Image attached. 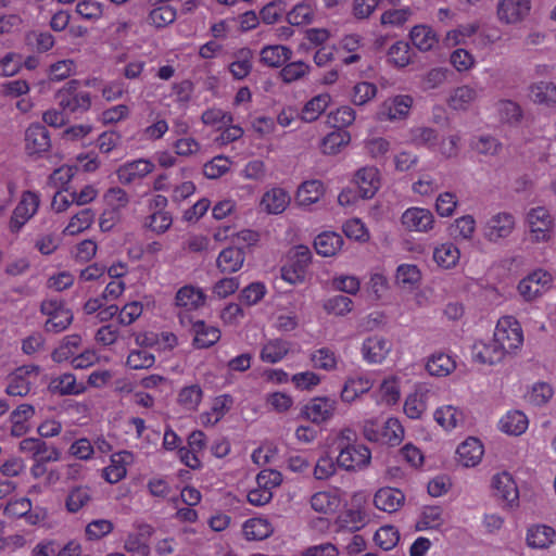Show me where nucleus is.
Segmentation results:
<instances>
[{"label": "nucleus", "mask_w": 556, "mask_h": 556, "mask_svg": "<svg viewBox=\"0 0 556 556\" xmlns=\"http://www.w3.org/2000/svg\"><path fill=\"white\" fill-rule=\"evenodd\" d=\"M341 494L338 489L316 492L311 497V507L319 514L331 515L341 506Z\"/></svg>", "instance_id": "obj_27"}, {"label": "nucleus", "mask_w": 556, "mask_h": 556, "mask_svg": "<svg viewBox=\"0 0 556 556\" xmlns=\"http://www.w3.org/2000/svg\"><path fill=\"white\" fill-rule=\"evenodd\" d=\"M483 453L484 448L480 440L470 437L458 445L456 450L457 462L466 468L475 467L480 464Z\"/></svg>", "instance_id": "obj_26"}, {"label": "nucleus", "mask_w": 556, "mask_h": 556, "mask_svg": "<svg viewBox=\"0 0 556 556\" xmlns=\"http://www.w3.org/2000/svg\"><path fill=\"white\" fill-rule=\"evenodd\" d=\"M40 311L46 316L45 328L49 332H61L73 321L72 311L58 299L43 301Z\"/></svg>", "instance_id": "obj_8"}, {"label": "nucleus", "mask_w": 556, "mask_h": 556, "mask_svg": "<svg viewBox=\"0 0 556 556\" xmlns=\"http://www.w3.org/2000/svg\"><path fill=\"white\" fill-rule=\"evenodd\" d=\"M516 218L509 212H496L490 215L482 225V233L486 241L501 243L514 232Z\"/></svg>", "instance_id": "obj_6"}, {"label": "nucleus", "mask_w": 556, "mask_h": 556, "mask_svg": "<svg viewBox=\"0 0 556 556\" xmlns=\"http://www.w3.org/2000/svg\"><path fill=\"white\" fill-rule=\"evenodd\" d=\"M230 230V227L218 228L214 233L215 240L224 241L230 239L231 243L236 245L235 248H240L243 251L244 248L255 245L260 239L258 232L252 229H243L237 233H229Z\"/></svg>", "instance_id": "obj_34"}, {"label": "nucleus", "mask_w": 556, "mask_h": 556, "mask_svg": "<svg viewBox=\"0 0 556 556\" xmlns=\"http://www.w3.org/2000/svg\"><path fill=\"white\" fill-rule=\"evenodd\" d=\"M430 389L426 384L416 386L404 402V413L410 419H419L428 408Z\"/></svg>", "instance_id": "obj_24"}, {"label": "nucleus", "mask_w": 556, "mask_h": 556, "mask_svg": "<svg viewBox=\"0 0 556 556\" xmlns=\"http://www.w3.org/2000/svg\"><path fill=\"white\" fill-rule=\"evenodd\" d=\"M330 103L331 96L328 92L318 93L304 103L299 113V117L305 123L315 122L327 110Z\"/></svg>", "instance_id": "obj_37"}, {"label": "nucleus", "mask_w": 556, "mask_h": 556, "mask_svg": "<svg viewBox=\"0 0 556 556\" xmlns=\"http://www.w3.org/2000/svg\"><path fill=\"white\" fill-rule=\"evenodd\" d=\"M363 37L358 34H346L336 45L334 51L344 65L357 63L362 59Z\"/></svg>", "instance_id": "obj_17"}, {"label": "nucleus", "mask_w": 556, "mask_h": 556, "mask_svg": "<svg viewBox=\"0 0 556 556\" xmlns=\"http://www.w3.org/2000/svg\"><path fill=\"white\" fill-rule=\"evenodd\" d=\"M479 99V90L471 85H459L451 89L446 97L447 106L457 112H467Z\"/></svg>", "instance_id": "obj_19"}, {"label": "nucleus", "mask_w": 556, "mask_h": 556, "mask_svg": "<svg viewBox=\"0 0 556 556\" xmlns=\"http://www.w3.org/2000/svg\"><path fill=\"white\" fill-rule=\"evenodd\" d=\"M432 260L441 269H453L459 263L460 250L451 241L438 243L433 248Z\"/></svg>", "instance_id": "obj_28"}, {"label": "nucleus", "mask_w": 556, "mask_h": 556, "mask_svg": "<svg viewBox=\"0 0 556 556\" xmlns=\"http://www.w3.org/2000/svg\"><path fill=\"white\" fill-rule=\"evenodd\" d=\"M242 532L248 541H262L273 534L274 527L266 518H250L244 521Z\"/></svg>", "instance_id": "obj_43"}, {"label": "nucleus", "mask_w": 556, "mask_h": 556, "mask_svg": "<svg viewBox=\"0 0 556 556\" xmlns=\"http://www.w3.org/2000/svg\"><path fill=\"white\" fill-rule=\"evenodd\" d=\"M530 99L539 104L552 105L556 103V85L551 81H538L529 88Z\"/></svg>", "instance_id": "obj_50"}, {"label": "nucleus", "mask_w": 556, "mask_h": 556, "mask_svg": "<svg viewBox=\"0 0 556 556\" xmlns=\"http://www.w3.org/2000/svg\"><path fill=\"white\" fill-rule=\"evenodd\" d=\"M343 245V238L334 231H324L314 240L317 254L324 257L334 256Z\"/></svg>", "instance_id": "obj_42"}, {"label": "nucleus", "mask_w": 556, "mask_h": 556, "mask_svg": "<svg viewBox=\"0 0 556 556\" xmlns=\"http://www.w3.org/2000/svg\"><path fill=\"white\" fill-rule=\"evenodd\" d=\"M531 11V0H500L496 15L501 23L516 25L523 22Z\"/></svg>", "instance_id": "obj_12"}, {"label": "nucleus", "mask_w": 556, "mask_h": 556, "mask_svg": "<svg viewBox=\"0 0 556 556\" xmlns=\"http://www.w3.org/2000/svg\"><path fill=\"white\" fill-rule=\"evenodd\" d=\"M421 273L415 264H401L396 268L395 281L404 288H413L419 283Z\"/></svg>", "instance_id": "obj_62"}, {"label": "nucleus", "mask_w": 556, "mask_h": 556, "mask_svg": "<svg viewBox=\"0 0 556 556\" xmlns=\"http://www.w3.org/2000/svg\"><path fill=\"white\" fill-rule=\"evenodd\" d=\"M35 409L31 405L22 404L11 414V434L22 437L29 430L28 420L34 416Z\"/></svg>", "instance_id": "obj_53"}, {"label": "nucleus", "mask_w": 556, "mask_h": 556, "mask_svg": "<svg viewBox=\"0 0 556 556\" xmlns=\"http://www.w3.org/2000/svg\"><path fill=\"white\" fill-rule=\"evenodd\" d=\"M353 182L357 187L359 198L371 199L381 186L380 172L375 166H364L355 173Z\"/></svg>", "instance_id": "obj_16"}, {"label": "nucleus", "mask_w": 556, "mask_h": 556, "mask_svg": "<svg viewBox=\"0 0 556 556\" xmlns=\"http://www.w3.org/2000/svg\"><path fill=\"white\" fill-rule=\"evenodd\" d=\"M325 193V186L318 179L303 181L295 192V201L299 206L307 207L317 203Z\"/></svg>", "instance_id": "obj_31"}, {"label": "nucleus", "mask_w": 556, "mask_h": 556, "mask_svg": "<svg viewBox=\"0 0 556 556\" xmlns=\"http://www.w3.org/2000/svg\"><path fill=\"white\" fill-rule=\"evenodd\" d=\"M414 98L410 94H395L387 98L379 106L376 118L380 122H402L409 117Z\"/></svg>", "instance_id": "obj_7"}, {"label": "nucleus", "mask_w": 556, "mask_h": 556, "mask_svg": "<svg viewBox=\"0 0 556 556\" xmlns=\"http://www.w3.org/2000/svg\"><path fill=\"white\" fill-rule=\"evenodd\" d=\"M492 489L498 498L506 502L509 506L517 505L519 491L513 476L507 471H502L492 477Z\"/></svg>", "instance_id": "obj_20"}, {"label": "nucleus", "mask_w": 556, "mask_h": 556, "mask_svg": "<svg viewBox=\"0 0 556 556\" xmlns=\"http://www.w3.org/2000/svg\"><path fill=\"white\" fill-rule=\"evenodd\" d=\"M401 222L408 231L429 232L434 226V216L425 207H409L402 214Z\"/></svg>", "instance_id": "obj_15"}, {"label": "nucleus", "mask_w": 556, "mask_h": 556, "mask_svg": "<svg viewBox=\"0 0 556 556\" xmlns=\"http://www.w3.org/2000/svg\"><path fill=\"white\" fill-rule=\"evenodd\" d=\"M434 420L446 431H452L463 427L465 424V413L460 407L454 405H443L435 409Z\"/></svg>", "instance_id": "obj_32"}, {"label": "nucleus", "mask_w": 556, "mask_h": 556, "mask_svg": "<svg viewBox=\"0 0 556 556\" xmlns=\"http://www.w3.org/2000/svg\"><path fill=\"white\" fill-rule=\"evenodd\" d=\"M456 368L454 357L444 352L432 353L426 363V370L433 377H446Z\"/></svg>", "instance_id": "obj_39"}, {"label": "nucleus", "mask_w": 556, "mask_h": 556, "mask_svg": "<svg viewBox=\"0 0 556 556\" xmlns=\"http://www.w3.org/2000/svg\"><path fill=\"white\" fill-rule=\"evenodd\" d=\"M90 500V489L85 485H78L70 490L65 500V507L70 513H77L85 507Z\"/></svg>", "instance_id": "obj_61"}, {"label": "nucleus", "mask_w": 556, "mask_h": 556, "mask_svg": "<svg viewBox=\"0 0 556 556\" xmlns=\"http://www.w3.org/2000/svg\"><path fill=\"white\" fill-rule=\"evenodd\" d=\"M374 386V381L366 375L349 377L342 387L340 399L343 403L351 404L362 394L367 393Z\"/></svg>", "instance_id": "obj_29"}, {"label": "nucleus", "mask_w": 556, "mask_h": 556, "mask_svg": "<svg viewBox=\"0 0 556 556\" xmlns=\"http://www.w3.org/2000/svg\"><path fill=\"white\" fill-rule=\"evenodd\" d=\"M554 287V276L544 268H535L517 285V292L525 302H534Z\"/></svg>", "instance_id": "obj_2"}, {"label": "nucleus", "mask_w": 556, "mask_h": 556, "mask_svg": "<svg viewBox=\"0 0 556 556\" xmlns=\"http://www.w3.org/2000/svg\"><path fill=\"white\" fill-rule=\"evenodd\" d=\"M529 426L527 416L520 410L507 412L498 422V428L502 432L508 435H520Z\"/></svg>", "instance_id": "obj_45"}, {"label": "nucleus", "mask_w": 556, "mask_h": 556, "mask_svg": "<svg viewBox=\"0 0 556 556\" xmlns=\"http://www.w3.org/2000/svg\"><path fill=\"white\" fill-rule=\"evenodd\" d=\"M58 97L60 106L67 113L85 112L91 105L90 93L86 91L73 93L65 90L61 91Z\"/></svg>", "instance_id": "obj_40"}, {"label": "nucleus", "mask_w": 556, "mask_h": 556, "mask_svg": "<svg viewBox=\"0 0 556 556\" xmlns=\"http://www.w3.org/2000/svg\"><path fill=\"white\" fill-rule=\"evenodd\" d=\"M493 338L505 353H510L521 348L523 331L515 317L503 316L497 320Z\"/></svg>", "instance_id": "obj_5"}, {"label": "nucleus", "mask_w": 556, "mask_h": 556, "mask_svg": "<svg viewBox=\"0 0 556 556\" xmlns=\"http://www.w3.org/2000/svg\"><path fill=\"white\" fill-rule=\"evenodd\" d=\"M445 522L446 514L441 506H425L416 522V529L418 531L440 530Z\"/></svg>", "instance_id": "obj_33"}, {"label": "nucleus", "mask_w": 556, "mask_h": 556, "mask_svg": "<svg viewBox=\"0 0 556 556\" xmlns=\"http://www.w3.org/2000/svg\"><path fill=\"white\" fill-rule=\"evenodd\" d=\"M351 141V135L343 129H336L325 136L320 142V150L324 154L334 155L345 148Z\"/></svg>", "instance_id": "obj_49"}, {"label": "nucleus", "mask_w": 556, "mask_h": 556, "mask_svg": "<svg viewBox=\"0 0 556 556\" xmlns=\"http://www.w3.org/2000/svg\"><path fill=\"white\" fill-rule=\"evenodd\" d=\"M175 301L178 307L193 311L204 305L205 294L202 289L187 285L177 291Z\"/></svg>", "instance_id": "obj_41"}, {"label": "nucleus", "mask_w": 556, "mask_h": 556, "mask_svg": "<svg viewBox=\"0 0 556 556\" xmlns=\"http://www.w3.org/2000/svg\"><path fill=\"white\" fill-rule=\"evenodd\" d=\"M154 163L148 159L127 162L117 169V178L122 184H131L154 170Z\"/></svg>", "instance_id": "obj_23"}, {"label": "nucleus", "mask_w": 556, "mask_h": 556, "mask_svg": "<svg viewBox=\"0 0 556 556\" xmlns=\"http://www.w3.org/2000/svg\"><path fill=\"white\" fill-rule=\"evenodd\" d=\"M525 541L531 549H548L556 542V530L544 523L529 525L526 529Z\"/></svg>", "instance_id": "obj_14"}, {"label": "nucleus", "mask_w": 556, "mask_h": 556, "mask_svg": "<svg viewBox=\"0 0 556 556\" xmlns=\"http://www.w3.org/2000/svg\"><path fill=\"white\" fill-rule=\"evenodd\" d=\"M96 214L91 208H84L75 214L63 229L65 236H76L87 229L93 224Z\"/></svg>", "instance_id": "obj_54"}, {"label": "nucleus", "mask_w": 556, "mask_h": 556, "mask_svg": "<svg viewBox=\"0 0 556 556\" xmlns=\"http://www.w3.org/2000/svg\"><path fill=\"white\" fill-rule=\"evenodd\" d=\"M370 450L361 443L348 444L340 450L337 457L338 466L346 471L363 470L370 464Z\"/></svg>", "instance_id": "obj_10"}, {"label": "nucleus", "mask_w": 556, "mask_h": 556, "mask_svg": "<svg viewBox=\"0 0 556 556\" xmlns=\"http://www.w3.org/2000/svg\"><path fill=\"white\" fill-rule=\"evenodd\" d=\"M337 409V401L328 396L309 400L302 408V416L313 424L321 425L329 421Z\"/></svg>", "instance_id": "obj_11"}, {"label": "nucleus", "mask_w": 556, "mask_h": 556, "mask_svg": "<svg viewBox=\"0 0 556 556\" xmlns=\"http://www.w3.org/2000/svg\"><path fill=\"white\" fill-rule=\"evenodd\" d=\"M292 56V50L282 45H269L260 51L261 62L269 67H280Z\"/></svg>", "instance_id": "obj_44"}, {"label": "nucleus", "mask_w": 556, "mask_h": 556, "mask_svg": "<svg viewBox=\"0 0 556 556\" xmlns=\"http://www.w3.org/2000/svg\"><path fill=\"white\" fill-rule=\"evenodd\" d=\"M525 223L533 243H547L555 229V219L544 206H535L526 213Z\"/></svg>", "instance_id": "obj_3"}, {"label": "nucleus", "mask_w": 556, "mask_h": 556, "mask_svg": "<svg viewBox=\"0 0 556 556\" xmlns=\"http://www.w3.org/2000/svg\"><path fill=\"white\" fill-rule=\"evenodd\" d=\"M479 29L478 23H469L459 25L455 29L446 33L444 45L447 47H456L465 45L467 39L473 36Z\"/></svg>", "instance_id": "obj_60"}, {"label": "nucleus", "mask_w": 556, "mask_h": 556, "mask_svg": "<svg viewBox=\"0 0 556 556\" xmlns=\"http://www.w3.org/2000/svg\"><path fill=\"white\" fill-rule=\"evenodd\" d=\"M554 391L546 382L534 383L526 393L525 399L534 406L545 405L553 396Z\"/></svg>", "instance_id": "obj_63"}, {"label": "nucleus", "mask_w": 556, "mask_h": 556, "mask_svg": "<svg viewBox=\"0 0 556 556\" xmlns=\"http://www.w3.org/2000/svg\"><path fill=\"white\" fill-rule=\"evenodd\" d=\"M323 308L328 315L344 317L353 311L354 302L346 295L336 294L324 300Z\"/></svg>", "instance_id": "obj_52"}, {"label": "nucleus", "mask_w": 556, "mask_h": 556, "mask_svg": "<svg viewBox=\"0 0 556 556\" xmlns=\"http://www.w3.org/2000/svg\"><path fill=\"white\" fill-rule=\"evenodd\" d=\"M404 427L397 418H388L382 427L374 420H366L363 426V434L370 442L397 446L404 439Z\"/></svg>", "instance_id": "obj_4"}, {"label": "nucleus", "mask_w": 556, "mask_h": 556, "mask_svg": "<svg viewBox=\"0 0 556 556\" xmlns=\"http://www.w3.org/2000/svg\"><path fill=\"white\" fill-rule=\"evenodd\" d=\"M477 228L476 219L472 215H463L452 224V235L455 239H472Z\"/></svg>", "instance_id": "obj_64"}, {"label": "nucleus", "mask_w": 556, "mask_h": 556, "mask_svg": "<svg viewBox=\"0 0 556 556\" xmlns=\"http://www.w3.org/2000/svg\"><path fill=\"white\" fill-rule=\"evenodd\" d=\"M505 354L494 338L477 341L472 345V358L481 364H496L504 358Z\"/></svg>", "instance_id": "obj_25"}, {"label": "nucleus", "mask_w": 556, "mask_h": 556, "mask_svg": "<svg viewBox=\"0 0 556 556\" xmlns=\"http://www.w3.org/2000/svg\"><path fill=\"white\" fill-rule=\"evenodd\" d=\"M244 258L240 248L229 247L219 253L216 263L222 273L232 274L243 266Z\"/></svg>", "instance_id": "obj_46"}, {"label": "nucleus", "mask_w": 556, "mask_h": 556, "mask_svg": "<svg viewBox=\"0 0 556 556\" xmlns=\"http://www.w3.org/2000/svg\"><path fill=\"white\" fill-rule=\"evenodd\" d=\"M194 345L199 349H205L214 345L220 338V331L214 326H208L204 321L198 320L193 324Z\"/></svg>", "instance_id": "obj_48"}, {"label": "nucleus", "mask_w": 556, "mask_h": 556, "mask_svg": "<svg viewBox=\"0 0 556 556\" xmlns=\"http://www.w3.org/2000/svg\"><path fill=\"white\" fill-rule=\"evenodd\" d=\"M375 396L378 404L388 406L396 404L401 396L400 378L395 376L384 378Z\"/></svg>", "instance_id": "obj_47"}, {"label": "nucleus", "mask_w": 556, "mask_h": 556, "mask_svg": "<svg viewBox=\"0 0 556 556\" xmlns=\"http://www.w3.org/2000/svg\"><path fill=\"white\" fill-rule=\"evenodd\" d=\"M25 142L29 154L46 152L50 147L49 132L42 125H30L25 134Z\"/></svg>", "instance_id": "obj_36"}, {"label": "nucleus", "mask_w": 556, "mask_h": 556, "mask_svg": "<svg viewBox=\"0 0 556 556\" xmlns=\"http://www.w3.org/2000/svg\"><path fill=\"white\" fill-rule=\"evenodd\" d=\"M405 501L403 492L394 488H381L374 496L375 506L382 511L394 513Z\"/></svg>", "instance_id": "obj_35"}, {"label": "nucleus", "mask_w": 556, "mask_h": 556, "mask_svg": "<svg viewBox=\"0 0 556 556\" xmlns=\"http://www.w3.org/2000/svg\"><path fill=\"white\" fill-rule=\"evenodd\" d=\"M291 351V343L282 339H270L266 341L260 351V358L264 363L277 364L281 362Z\"/></svg>", "instance_id": "obj_38"}, {"label": "nucleus", "mask_w": 556, "mask_h": 556, "mask_svg": "<svg viewBox=\"0 0 556 556\" xmlns=\"http://www.w3.org/2000/svg\"><path fill=\"white\" fill-rule=\"evenodd\" d=\"M253 52L243 48L235 54L233 61L229 64V71L233 78L243 79L252 70Z\"/></svg>", "instance_id": "obj_55"}, {"label": "nucleus", "mask_w": 556, "mask_h": 556, "mask_svg": "<svg viewBox=\"0 0 556 556\" xmlns=\"http://www.w3.org/2000/svg\"><path fill=\"white\" fill-rule=\"evenodd\" d=\"M202 399V388L199 384H190L180 389L177 402L185 410L194 412L201 404Z\"/></svg>", "instance_id": "obj_56"}, {"label": "nucleus", "mask_w": 556, "mask_h": 556, "mask_svg": "<svg viewBox=\"0 0 556 556\" xmlns=\"http://www.w3.org/2000/svg\"><path fill=\"white\" fill-rule=\"evenodd\" d=\"M290 202V193L279 186H274L263 193L260 208L267 214L279 215L288 208Z\"/></svg>", "instance_id": "obj_18"}, {"label": "nucleus", "mask_w": 556, "mask_h": 556, "mask_svg": "<svg viewBox=\"0 0 556 556\" xmlns=\"http://www.w3.org/2000/svg\"><path fill=\"white\" fill-rule=\"evenodd\" d=\"M312 365L316 369L332 371L337 368L338 356L329 348H319L309 354Z\"/></svg>", "instance_id": "obj_59"}, {"label": "nucleus", "mask_w": 556, "mask_h": 556, "mask_svg": "<svg viewBox=\"0 0 556 556\" xmlns=\"http://www.w3.org/2000/svg\"><path fill=\"white\" fill-rule=\"evenodd\" d=\"M190 169L182 167L175 173H163L153 181L155 191H170V199L180 203L195 192V185L190 179Z\"/></svg>", "instance_id": "obj_1"}, {"label": "nucleus", "mask_w": 556, "mask_h": 556, "mask_svg": "<svg viewBox=\"0 0 556 556\" xmlns=\"http://www.w3.org/2000/svg\"><path fill=\"white\" fill-rule=\"evenodd\" d=\"M40 204V198L36 192L24 191L14 207L9 220V230L18 233L23 227L36 215Z\"/></svg>", "instance_id": "obj_9"}, {"label": "nucleus", "mask_w": 556, "mask_h": 556, "mask_svg": "<svg viewBox=\"0 0 556 556\" xmlns=\"http://www.w3.org/2000/svg\"><path fill=\"white\" fill-rule=\"evenodd\" d=\"M134 454L121 451L111 455L110 464L103 469V478L109 483H117L126 477L127 467L134 463Z\"/></svg>", "instance_id": "obj_22"}, {"label": "nucleus", "mask_w": 556, "mask_h": 556, "mask_svg": "<svg viewBox=\"0 0 556 556\" xmlns=\"http://www.w3.org/2000/svg\"><path fill=\"white\" fill-rule=\"evenodd\" d=\"M408 141L417 147H427L431 151L435 150L438 141V132L435 129L430 127L417 126L413 127L408 131Z\"/></svg>", "instance_id": "obj_58"}, {"label": "nucleus", "mask_w": 556, "mask_h": 556, "mask_svg": "<svg viewBox=\"0 0 556 556\" xmlns=\"http://www.w3.org/2000/svg\"><path fill=\"white\" fill-rule=\"evenodd\" d=\"M49 388L59 394H80L85 391L83 383H78L73 374H63L51 380Z\"/></svg>", "instance_id": "obj_57"}, {"label": "nucleus", "mask_w": 556, "mask_h": 556, "mask_svg": "<svg viewBox=\"0 0 556 556\" xmlns=\"http://www.w3.org/2000/svg\"><path fill=\"white\" fill-rule=\"evenodd\" d=\"M232 405L233 397L230 394L216 396L212 402L211 408L200 415L201 425L205 427L216 425L231 409Z\"/></svg>", "instance_id": "obj_30"}, {"label": "nucleus", "mask_w": 556, "mask_h": 556, "mask_svg": "<svg viewBox=\"0 0 556 556\" xmlns=\"http://www.w3.org/2000/svg\"><path fill=\"white\" fill-rule=\"evenodd\" d=\"M410 40L420 51H429L438 43V36L427 25H416L410 30Z\"/></svg>", "instance_id": "obj_51"}, {"label": "nucleus", "mask_w": 556, "mask_h": 556, "mask_svg": "<svg viewBox=\"0 0 556 556\" xmlns=\"http://www.w3.org/2000/svg\"><path fill=\"white\" fill-rule=\"evenodd\" d=\"M392 342L381 336L375 334L366 338L362 344V356L368 364H381L391 353Z\"/></svg>", "instance_id": "obj_13"}, {"label": "nucleus", "mask_w": 556, "mask_h": 556, "mask_svg": "<svg viewBox=\"0 0 556 556\" xmlns=\"http://www.w3.org/2000/svg\"><path fill=\"white\" fill-rule=\"evenodd\" d=\"M38 375L36 367H21L9 378L7 393L11 396H24L30 391V386Z\"/></svg>", "instance_id": "obj_21"}]
</instances>
